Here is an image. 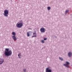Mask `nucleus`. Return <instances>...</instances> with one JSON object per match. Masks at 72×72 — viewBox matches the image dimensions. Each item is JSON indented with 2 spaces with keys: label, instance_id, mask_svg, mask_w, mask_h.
<instances>
[{
  "label": "nucleus",
  "instance_id": "1a4fd4ad",
  "mask_svg": "<svg viewBox=\"0 0 72 72\" xmlns=\"http://www.w3.org/2000/svg\"><path fill=\"white\" fill-rule=\"evenodd\" d=\"M4 62V60L3 59H1L0 58V64H1L3 63Z\"/></svg>",
  "mask_w": 72,
  "mask_h": 72
},
{
  "label": "nucleus",
  "instance_id": "f257e3e1",
  "mask_svg": "<svg viewBox=\"0 0 72 72\" xmlns=\"http://www.w3.org/2000/svg\"><path fill=\"white\" fill-rule=\"evenodd\" d=\"M9 50L8 48H6L4 51V54L6 56H10L12 54V52L11 50L9 51Z\"/></svg>",
  "mask_w": 72,
  "mask_h": 72
},
{
  "label": "nucleus",
  "instance_id": "423d86ee",
  "mask_svg": "<svg viewBox=\"0 0 72 72\" xmlns=\"http://www.w3.org/2000/svg\"><path fill=\"white\" fill-rule=\"evenodd\" d=\"M40 31L41 32H42V33H44L45 32V29L44 28H41L40 29Z\"/></svg>",
  "mask_w": 72,
  "mask_h": 72
},
{
  "label": "nucleus",
  "instance_id": "7ed1b4c3",
  "mask_svg": "<svg viewBox=\"0 0 72 72\" xmlns=\"http://www.w3.org/2000/svg\"><path fill=\"white\" fill-rule=\"evenodd\" d=\"M12 35H13L12 36V37L14 41H17V38H16V37H15L16 33H15L14 32H13L12 33Z\"/></svg>",
  "mask_w": 72,
  "mask_h": 72
},
{
  "label": "nucleus",
  "instance_id": "f8f14e48",
  "mask_svg": "<svg viewBox=\"0 0 72 72\" xmlns=\"http://www.w3.org/2000/svg\"><path fill=\"white\" fill-rule=\"evenodd\" d=\"M48 9V10H50V9H51V8L50 7H47Z\"/></svg>",
  "mask_w": 72,
  "mask_h": 72
},
{
  "label": "nucleus",
  "instance_id": "6ab92c4d",
  "mask_svg": "<svg viewBox=\"0 0 72 72\" xmlns=\"http://www.w3.org/2000/svg\"><path fill=\"white\" fill-rule=\"evenodd\" d=\"M19 58H21V57L19 56Z\"/></svg>",
  "mask_w": 72,
  "mask_h": 72
},
{
  "label": "nucleus",
  "instance_id": "ddd939ff",
  "mask_svg": "<svg viewBox=\"0 0 72 72\" xmlns=\"http://www.w3.org/2000/svg\"><path fill=\"white\" fill-rule=\"evenodd\" d=\"M59 58L61 60H63V59L61 57H59Z\"/></svg>",
  "mask_w": 72,
  "mask_h": 72
},
{
  "label": "nucleus",
  "instance_id": "4468645a",
  "mask_svg": "<svg viewBox=\"0 0 72 72\" xmlns=\"http://www.w3.org/2000/svg\"><path fill=\"white\" fill-rule=\"evenodd\" d=\"M41 42H42V43H44L45 42L44 41V40H41Z\"/></svg>",
  "mask_w": 72,
  "mask_h": 72
},
{
  "label": "nucleus",
  "instance_id": "39448f33",
  "mask_svg": "<svg viewBox=\"0 0 72 72\" xmlns=\"http://www.w3.org/2000/svg\"><path fill=\"white\" fill-rule=\"evenodd\" d=\"M32 32L31 31H30L29 32H27V36L28 37H29L30 36V35H32Z\"/></svg>",
  "mask_w": 72,
  "mask_h": 72
},
{
  "label": "nucleus",
  "instance_id": "6e6552de",
  "mask_svg": "<svg viewBox=\"0 0 72 72\" xmlns=\"http://www.w3.org/2000/svg\"><path fill=\"white\" fill-rule=\"evenodd\" d=\"M36 32H35L34 33L33 32V36L32 37V38H33V37H37V35H36Z\"/></svg>",
  "mask_w": 72,
  "mask_h": 72
},
{
  "label": "nucleus",
  "instance_id": "f03ea898",
  "mask_svg": "<svg viewBox=\"0 0 72 72\" xmlns=\"http://www.w3.org/2000/svg\"><path fill=\"white\" fill-rule=\"evenodd\" d=\"M23 25V22L16 24V26L17 28H21Z\"/></svg>",
  "mask_w": 72,
  "mask_h": 72
},
{
  "label": "nucleus",
  "instance_id": "9d476101",
  "mask_svg": "<svg viewBox=\"0 0 72 72\" xmlns=\"http://www.w3.org/2000/svg\"><path fill=\"white\" fill-rule=\"evenodd\" d=\"M46 72H51V70L49 69V68H47L46 69Z\"/></svg>",
  "mask_w": 72,
  "mask_h": 72
},
{
  "label": "nucleus",
  "instance_id": "f3484780",
  "mask_svg": "<svg viewBox=\"0 0 72 72\" xmlns=\"http://www.w3.org/2000/svg\"><path fill=\"white\" fill-rule=\"evenodd\" d=\"M26 71H27V70L26 69H25L24 70V72H26Z\"/></svg>",
  "mask_w": 72,
  "mask_h": 72
},
{
  "label": "nucleus",
  "instance_id": "9b49d317",
  "mask_svg": "<svg viewBox=\"0 0 72 72\" xmlns=\"http://www.w3.org/2000/svg\"><path fill=\"white\" fill-rule=\"evenodd\" d=\"M68 56L70 57L71 56H72V53L70 52L68 53Z\"/></svg>",
  "mask_w": 72,
  "mask_h": 72
},
{
  "label": "nucleus",
  "instance_id": "2eb2a0df",
  "mask_svg": "<svg viewBox=\"0 0 72 72\" xmlns=\"http://www.w3.org/2000/svg\"><path fill=\"white\" fill-rule=\"evenodd\" d=\"M21 54L20 53H19L18 54V56H21Z\"/></svg>",
  "mask_w": 72,
  "mask_h": 72
},
{
  "label": "nucleus",
  "instance_id": "20e7f679",
  "mask_svg": "<svg viewBox=\"0 0 72 72\" xmlns=\"http://www.w3.org/2000/svg\"><path fill=\"white\" fill-rule=\"evenodd\" d=\"M9 14V11L7 10H5L4 11V15L5 17H8Z\"/></svg>",
  "mask_w": 72,
  "mask_h": 72
},
{
  "label": "nucleus",
  "instance_id": "0eeeda50",
  "mask_svg": "<svg viewBox=\"0 0 72 72\" xmlns=\"http://www.w3.org/2000/svg\"><path fill=\"white\" fill-rule=\"evenodd\" d=\"M69 63L68 62H66V64H64V65L66 67L68 68L69 67Z\"/></svg>",
  "mask_w": 72,
  "mask_h": 72
},
{
  "label": "nucleus",
  "instance_id": "a211bd4d",
  "mask_svg": "<svg viewBox=\"0 0 72 72\" xmlns=\"http://www.w3.org/2000/svg\"><path fill=\"white\" fill-rule=\"evenodd\" d=\"M47 40V38H45L44 39V40Z\"/></svg>",
  "mask_w": 72,
  "mask_h": 72
},
{
  "label": "nucleus",
  "instance_id": "dca6fc26",
  "mask_svg": "<svg viewBox=\"0 0 72 72\" xmlns=\"http://www.w3.org/2000/svg\"><path fill=\"white\" fill-rule=\"evenodd\" d=\"M69 11L68 10H66V14L68 12H69Z\"/></svg>",
  "mask_w": 72,
  "mask_h": 72
}]
</instances>
